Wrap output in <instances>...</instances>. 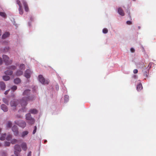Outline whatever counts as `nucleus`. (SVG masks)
Wrapping results in <instances>:
<instances>
[{
	"mask_svg": "<svg viewBox=\"0 0 156 156\" xmlns=\"http://www.w3.org/2000/svg\"><path fill=\"white\" fill-rule=\"evenodd\" d=\"M30 90L29 89L25 90L23 92V97L20 101L21 105L23 107H25L27 104L28 101L33 100L34 99L35 97L34 96H30ZM22 110L23 112H25L26 111V109L24 107L22 108Z\"/></svg>",
	"mask_w": 156,
	"mask_h": 156,
	"instance_id": "1",
	"label": "nucleus"
},
{
	"mask_svg": "<svg viewBox=\"0 0 156 156\" xmlns=\"http://www.w3.org/2000/svg\"><path fill=\"white\" fill-rule=\"evenodd\" d=\"M26 120L29 121V123L31 125L33 124L35 122L34 119L32 117L30 113H28L26 115Z\"/></svg>",
	"mask_w": 156,
	"mask_h": 156,
	"instance_id": "2",
	"label": "nucleus"
},
{
	"mask_svg": "<svg viewBox=\"0 0 156 156\" xmlns=\"http://www.w3.org/2000/svg\"><path fill=\"white\" fill-rule=\"evenodd\" d=\"M3 58L4 62H5L6 65H8L12 63V60H9V57L7 55H3Z\"/></svg>",
	"mask_w": 156,
	"mask_h": 156,
	"instance_id": "3",
	"label": "nucleus"
},
{
	"mask_svg": "<svg viewBox=\"0 0 156 156\" xmlns=\"http://www.w3.org/2000/svg\"><path fill=\"white\" fill-rule=\"evenodd\" d=\"M39 80L42 84H48L49 83V81L48 80H45L44 78L41 75L39 76Z\"/></svg>",
	"mask_w": 156,
	"mask_h": 156,
	"instance_id": "4",
	"label": "nucleus"
},
{
	"mask_svg": "<svg viewBox=\"0 0 156 156\" xmlns=\"http://www.w3.org/2000/svg\"><path fill=\"white\" fill-rule=\"evenodd\" d=\"M14 122L16 124L18 125L22 128H24L26 125V122L22 120L19 121H16Z\"/></svg>",
	"mask_w": 156,
	"mask_h": 156,
	"instance_id": "5",
	"label": "nucleus"
},
{
	"mask_svg": "<svg viewBox=\"0 0 156 156\" xmlns=\"http://www.w3.org/2000/svg\"><path fill=\"white\" fill-rule=\"evenodd\" d=\"M18 101L16 100H13L11 101L10 102L11 106L12 107L13 109H15L16 107L18 104Z\"/></svg>",
	"mask_w": 156,
	"mask_h": 156,
	"instance_id": "6",
	"label": "nucleus"
},
{
	"mask_svg": "<svg viewBox=\"0 0 156 156\" xmlns=\"http://www.w3.org/2000/svg\"><path fill=\"white\" fill-rule=\"evenodd\" d=\"M14 149L15 150L14 151L15 154H16L17 156H18L16 151L19 152L21 151V148L20 146L18 144H16L15 145Z\"/></svg>",
	"mask_w": 156,
	"mask_h": 156,
	"instance_id": "7",
	"label": "nucleus"
},
{
	"mask_svg": "<svg viewBox=\"0 0 156 156\" xmlns=\"http://www.w3.org/2000/svg\"><path fill=\"white\" fill-rule=\"evenodd\" d=\"M18 128L16 126H14L12 128V130L14 133V134L17 136L18 134Z\"/></svg>",
	"mask_w": 156,
	"mask_h": 156,
	"instance_id": "8",
	"label": "nucleus"
},
{
	"mask_svg": "<svg viewBox=\"0 0 156 156\" xmlns=\"http://www.w3.org/2000/svg\"><path fill=\"white\" fill-rule=\"evenodd\" d=\"M31 71L29 69H27L25 73L24 76L27 78H29L30 77Z\"/></svg>",
	"mask_w": 156,
	"mask_h": 156,
	"instance_id": "9",
	"label": "nucleus"
},
{
	"mask_svg": "<svg viewBox=\"0 0 156 156\" xmlns=\"http://www.w3.org/2000/svg\"><path fill=\"white\" fill-rule=\"evenodd\" d=\"M22 2L24 7L25 11L27 12H28L29 11V8L27 3L24 0L22 1Z\"/></svg>",
	"mask_w": 156,
	"mask_h": 156,
	"instance_id": "10",
	"label": "nucleus"
},
{
	"mask_svg": "<svg viewBox=\"0 0 156 156\" xmlns=\"http://www.w3.org/2000/svg\"><path fill=\"white\" fill-rule=\"evenodd\" d=\"M118 12L120 15L122 16H123L125 15V13L121 7H119L118 9Z\"/></svg>",
	"mask_w": 156,
	"mask_h": 156,
	"instance_id": "11",
	"label": "nucleus"
},
{
	"mask_svg": "<svg viewBox=\"0 0 156 156\" xmlns=\"http://www.w3.org/2000/svg\"><path fill=\"white\" fill-rule=\"evenodd\" d=\"M1 109L4 112H6L8 111L7 106L5 104H2L1 106Z\"/></svg>",
	"mask_w": 156,
	"mask_h": 156,
	"instance_id": "12",
	"label": "nucleus"
},
{
	"mask_svg": "<svg viewBox=\"0 0 156 156\" xmlns=\"http://www.w3.org/2000/svg\"><path fill=\"white\" fill-rule=\"evenodd\" d=\"M21 147L23 150L25 151L27 149V145L25 143H23L21 145Z\"/></svg>",
	"mask_w": 156,
	"mask_h": 156,
	"instance_id": "13",
	"label": "nucleus"
},
{
	"mask_svg": "<svg viewBox=\"0 0 156 156\" xmlns=\"http://www.w3.org/2000/svg\"><path fill=\"white\" fill-rule=\"evenodd\" d=\"M0 87L2 90H5V85L4 82H0Z\"/></svg>",
	"mask_w": 156,
	"mask_h": 156,
	"instance_id": "14",
	"label": "nucleus"
},
{
	"mask_svg": "<svg viewBox=\"0 0 156 156\" xmlns=\"http://www.w3.org/2000/svg\"><path fill=\"white\" fill-rule=\"evenodd\" d=\"M37 110L35 108L31 109L30 110L29 112L32 114H36L37 113Z\"/></svg>",
	"mask_w": 156,
	"mask_h": 156,
	"instance_id": "15",
	"label": "nucleus"
},
{
	"mask_svg": "<svg viewBox=\"0 0 156 156\" xmlns=\"http://www.w3.org/2000/svg\"><path fill=\"white\" fill-rule=\"evenodd\" d=\"M143 89V87L141 83L138 84L136 86L137 90L139 91Z\"/></svg>",
	"mask_w": 156,
	"mask_h": 156,
	"instance_id": "16",
	"label": "nucleus"
},
{
	"mask_svg": "<svg viewBox=\"0 0 156 156\" xmlns=\"http://www.w3.org/2000/svg\"><path fill=\"white\" fill-rule=\"evenodd\" d=\"M137 66L138 68H142L144 66V65L143 62H140L138 63Z\"/></svg>",
	"mask_w": 156,
	"mask_h": 156,
	"instance_id": "17",
	"label": "nucleus"
},
{
	"mask_svg": "<svg viewBox=\"0 0 156 156\" xmlns=\"http://www.w3.org/2000/svg\"><path fill=\"white\" fill-rule=\"evenodd\" d=\"M10 35L9 32H6L2 36V38L3 39H5L8 37Z\"/></svg>",
	"mask_w": 156,
	"mask_h": 156,
	"instance_id": "18",
	"label": "nucleus"
},
{
	"mask_svg": "<svg viewBox=\"0 0 156 156\" xmlns=\"http://www.w3.org/2000/svg\"><path fill=\"white\" fill-rule=\"evenodd\" d=\"M23 70H18L16 73V74L17 76H20L23 74Z\"/></svg>",
	"mask_w": 156,
	"mask_h": 156,
	"instance_id": "19",
	"label": "nucleus"
},
{
	"mask_svg": "<svg viewBox=\"0 0 156 156\" xmlns=\"http://www.w3.org/2000/svg\"><path fill=\"white\" fill-rule=\"evenodd\" d=\"M21 80L19 78H16L14 80V83L15 84H18L20 83Z\"/></svg>",
	"mask_w": 156,
	"mask_h": 156,
	"instance_id": "20",
	"label": "nucleus"
},
{
	"mask_svg": "<svg viewBox=\"0 0 156 156\" xmlns=\"http://www.w3.org/2000/svg\"><path fill=\"white\" fill-rule=\"evenodd\" d=\"M2 101L3 102L7 105H8L9 104V100L6 98H3L2 99Z\"/></svg>",
	"mask_w": 156,
	"mask_h": 156,
	"instance_id": "21",
	"label": "nucleus"
},
{
	"mask_svg": "<svg viewBox=\"0 0 156 156\" xmlns=\"http://www.w3.org/2000/svg\"><path fill=\"white\" fill-rule=\"evenodd\" d=\"M12 126V122L10 121H8L6 124V127L8 128H11Z\"/></svg>",
	"mask_w": 156,
	"mask_h": 156,
	"instance_id": "22",
	"label": "nucleus"
},
{
	"mask_svg": "<svg viewBox=\"0 0 156 156\" xmlns=\"http://www.w3.org/2000/svg\"><path fill=\"white\" fill-rule=\"evenodd\" d=\"M5 73L6 75H11L12 73V71L11 70H9L5 72Z\"/></svg>",
	"mask_w": 156,
	"mask_h": 156,
	"instance_id": "23",
	"label": "nucleus"
},
{
	"mask_svg": "<svg viewBox=\"0 0 156 156\" xmlns=\"http://www.w3.org/2000/svg\"><path fill=\"white\" fill-rule=\"evenodd\" d=\"M28 133V132L27 131H24L22 133L21 137H24L25 136L27 135Z\"/></svg>",
	"mask_w": 156,
	"mask_h": 156,
	"instance_id": "24",
	"label": "nucleus"
},
{
	"mask_svg": "<svg viewBox=\"0 0 156 156\" xmlns=\"http://www.w3.org/2000/svg\"><path fill=\"white\" fill-rule=\"evenodd\" d=\"M3 79L5 81H7L9 80L10 77L8 76H5L3 77Z\"/></svg>",
	"mask_w": 156,
	"mask_h": 156,
	"instance_id": "25",
	"label": "nucleus"
},
{
	"mask_svg": "<svg viewBox=\"0 0 156 156\" xmlns=\"http://www.w3.org/2000/svg\"><path fill=\"white\" fill-rule=\"evenodd\" d=\"M0 16L4 18L6 17V15L4 12H0Z\"/></svg>",
	"mask_w": 156,
	"mask_h": 156,
	"instance_id": "26",
	"label": "nucleus"
},
{
	"mask_svg": "<svg viewBox=\"0 0 156 156\" xmlns=\"http://www.w3.org/2000/svg\"><path fill=\"white\" fill-rule=\"evenodd\" d=\"M6 137V134L4 133L2 135V136L0 138V140H5Z\"/></svg>",
	"mask_w": 156,
	"mask_h": 156,
	"instance_id": "27",
	"label": "nucleus"
},
{
	"mask_svg": "<svg viewBox=\"0 0 156 156\" xmlns=\"http://www.w3.org/2000/svg\"><path fill=\"white\" fill-rule=\"evenodd\" d=\"M20 69L23 71L25 69V65L23 64H21L20 66Z\"/></svg>",
	"mask_w": 156,
	"mask_h": 156,
	"instance_id": "28",
	"label": "nucleus"
},
{
	"mask_svg": "<svg viewBox=\"0 0 156 156\" xmlns=\"http://www.w3.org/2000/svg\"><path fill=\"white\" fill-rule=\"evenodd\" d=\"M18 142V140L16 139H13L11 141V143L12 144H14Z\"/></svg>",
	"mask_w": 156,
	"mask_h": 156,
	"instance_id": "29",
	"label": "nucleus"
},
{
	"mask_svg": "<svg viewBox=\"0 0 156 156\" xmlns=\"http://www.w3.org/2000/svg\"><path fill=\"white\" fill-rule=\"evenodd\" d=\"M16 3L19 6V8H20L22 7V6L21 5V3L20 2V1L19 0H17L16 1Z\"/></svg>",
	"mask_w": 156,
	"mask_h": 156,
	"instance_id": "30",
	"label": "nucleus"
},
{
	"mask_svg": "<svg viewBox=\"0 0 156 156\" xmlns=\"http://www.w3.org/2000/svg\"><path fill=\"white\" fill-rule=\"evenodd\" d=\"M19 13L21 15H22L23 14V11L22 9V7H21L20 8H19Z\"/></svg>",
	"mask_w": 156,
	"mask_h": 156,
	"instance_id": "31",
	"label": "nucleus"
},
{
	"mask_svg": "<svg viewBox=\"0 0 156 156\" xmlns=\"http://www.w3.org/2000/svg\"><path fill=\"white\" fill-rule=\"evenodd\" d=\"M149 71H145L144 72V75L145 77H148V74Z\"/></svg>",
	"mask_w": 156,
	"mask_h": 156,
	"instance_id": "32",
	"label": "nucleus"
},
{
	"mask_svg": "<svg viewBox=\"0 0 156 156\" xmlns=\"http://www.w3.org/2000/svg\"><path fill=\"white\" fill-rule=\"evenodd\" d=\"M12 139V135H8V136H7V137H6V140H10L11 139Z\"/></svg>",
	"mask_w": 156,
	"mask_h": 156,
	"instance_id": "33",
	"label": "nucleus"
},
{
	"mask_svg": "<svg viewBox=\"0 0 156 156\" xmlns=\"http://www.w3.org/2000/svg\"><path fill=\"white\" fill-rule=\"evenodd\" d=\"M69 99V96L67 95H66L65 96V101L66 102H67L68 101Z\"/></svg>",
	"mask_w": 156,
	"mask_h": 156,
	"instance_id": "34",
	"label": "nucleus"
},
{
	"mask_svg": "<svg viewBox=\"0 0 156 156\" xmlns=\"http://www.w3.org/2000/svg\"><path fill=\"white\" fill-rule=\"evenodd\" d=\"M102 31L103 33L106 34L108 32V30L107 28H105L103 29Z\"/></svg>",
	"mask_w": 156,
	"mask_h": 156,
	"instance_id": "35",
	"label": "nucleus"
},
{
	"mask_svg": "<svg viewBox=\"0 0 156 156\" xmlns=\"http://www.w3.org/2000/svg\"><path fill=\"white\" fill-rule=\"evenodd\" d=\"M17 86L15 85H14L11 87V89L12 90L14 91V90H16L17 89Z\"/></svg>",
	"mask_w": 156,
	"mask_h": 156,
	"instance_id": "36",
	"label": "nucleus"
},
{
	"mask_svg": "<svg viewBox=\"0 0 156 156\" xmlns=\"http://www.w3.org/2000/svg\"><path fill=\"white\" fill-rule=\"evenodd\" d=\"M10 143L9 142H5V146H10Z\"/></svg>",
	"mask_w": 156,
	"mask_h": 156,
	"instance_id": "37",
	"label": "nucleus"
},
{
	"mask_svg": "<svg viewBox=\"0 0 156 156\" xmlns=\"http://www.w3.org/2000/svg\"><path fill=\"white\" fill-rule=\"evenodd\" d=\"M9 68L11 69L14 70L16 69V67L15 66H10Z\"/></svg>",
	"mask_w": 156,
	"mask_h": 156,
	"instance_id": "38",
	"label": "nucleus"
},
{
	"mask_svg": "<svg viewBox=\"0 0 156 156\" xmlns=\"http://www.w3.org/2000/svg\"><path fill=\"white\" fill-rule=\"evenodd\" d=\"M37 128V127L36 126H34V129L33 131V134H34L35 133L36 131Z\"/></svg>",
	"mask_w": 156,
	"mask_h": 156,
	"instance_id": "39",
	"label": "nucleus"
},
{
	"mask_svg": "<svg viewBox=\"0 0 156 156\" xmlns=\"http://www.w3.org/2000/svg\"><path fill=\"white\" fill-rule=\"evenodd\" d=\"M138 70L137 69H134L133 71V72L134 73L136 74L138 73Z\"/></svg>",
	"mask_w": 156,
	"mask_h": 156,
	"instance_id": "40",
	"label": "nucleus"
},
{
	"mask_svg": "<svg viewBox=\"0 0 156 156\" xmlns=\"http://www.w3.org/2000/svg\"><path fill=\"white\" fill-rule=\"evenodd\" d=\"M126 23L128 25H130L132 24V22L130 21H128L126 22Z\"/></svg>",
	"mask_w": 156,
	"mask_h": 156,
	"instance_id": "41",
	"label": "nucleus"
},
{
	"mask_svg": "<svg viewBox=\"0 0 156 156\" xmlns=\"http://www.w3.org/2000/svg\"><path fill=\"white\" fill-rule=\"evenodd\" d=\"M130 51H131L132 52H134L135 51V50L133 48H130Z\"/></svg>",
	"mask_w": 156,
	"mask_h": 156,
	"instance_id": "42",
	"label": "nucleus"
},
{
	"mask_svg": "<svg viewBox=\"0 0 156 156\" xmlns=\"http://www.w3.org/2000/svg\"><path fill=\"white\" fill-rule=\"evenodd\" d=\"M2 59L0 57V65H2Z\"/></svg>",
	"mask_w": 156,
	"mask_h": 156,
	"instance_id": "43",
	"label": "nucleus"
},
{
	"mask_svg": "<svg viewBox=\"0 0 156 156\" xmlns=\"http://www.w3.org/2000/svg\"><path fill=\"white\" fill-rule=\"evenodd\" d=\"M31 152L30 151L28 154L27 156H31Z\"/></svg>",
	"mask_w": 156,
	"mask_h": 156,
	"instance_id": "44",
	"label": "nucleus"
},
{
	"mask_svg": "<svg viewBox=\"0 0 156 156\" xmlns=\"http://www.w3.org/2000/svg\"><path fill=\"white\" fill-rule=\"evenodd\" d=\"M9 90H7L5 92L4 94H5V95L7 94H8V92H9Z\"/></svg>",
	"mask_w": 156,
	"mask_h": 156,
	"instance_id": "45",
	"label": "nucleus"
},
{
	"mask_svg": "<svg viewBox=\"0 0 156 156\" xmlns=\"http://www.w3.org/2000/svg\"><path fill=\"white\" fill-rule=\"evenodd\" d=\"M16 117L17 118H20L21 117V116L20 115H16Z\"/></svg>",
	"mask_w": 156,
	"mask_h": 156,
	"instance_id": "46",
	"label": "nucleus"
},
{
	"mask_svg": "<svg viewBox=\"0 0 156 156\" xmlns=\"http://www.w3.org/2000/svg\"><path fill=\"white\" fill-rule=\"evenodd\" d=\"M30 20L31 21H32L34 20V18L32 17H31L30 18Z\"/></svg>",
	"mask_w": 156,
	"mask_h": 156,
	"instance_id": "47",
	"label": "nucleus"
},
{
	"mask_svg": "<svg viewBox=\"0 0 156 156\" xmlns=\"http://www.w3.org/2000/svg\"><path fill=\"white\" fill-rule=\"evenodd\" d=\"M1 35V30H0V36Z\"/></svg>",
	"mask_w": 156,
	"mask_h": 156,
	"instance_id": "48",
	"label": "nucleus"
},
{
	"mask_svg": "<svg viewBox=\"0 0 156 156\" xmlns=\"http://www.w3.org/2000/svg\"><path fill=\"white\" fill-rule=\"evenodd\" d=\"M1 146V144H0V146Z\"/></svg>",
	"mask_w": 156,
	"mask_h": 156,
	"instance_id": "49",
	"label": "nucleus"
},
{
	"mask_svg": "<svg viewBox=\"0 0 156 156\" xmlns=\"http://www.w3.org/2000/svg\"><path fill=\"white\" fill-rule=\"evenodd\" d=\"M46 140H45V142H46Z\"/></svg>",
	"mask_w": 156,
	"mask_h": 156,
	"instance_id": "50",
	"label": "nucleus"
},
{
	"mask_svg": "<svg viewBox=\"0 0 156 156\" xmlns=\"http://www.w3.org/2000/svg\"><path fill=\"white\" fill-rule=\"evenodd\" d=\"M14 156V155H12V156Z\"/></svg>",
	"mask_w": 156,
	"mask_h": 156,
	"instance_id": "51",
	"label": "nucleus"
}]
</instances>
